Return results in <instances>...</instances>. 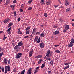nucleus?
Listing matches in <instances>:
<instances>
[{"label": "nucleus", "instance_id": "obj_3", "mask_svg": "<svg viewBox=\"0 0 74 74\" xmlns=\"http://www.w3.org/2000/svg\"><path fill=\"white\" fill-rule=\"evenodd\" d=\"M39 45L40 46V48H42L44 47V43L43 42L40 43L39 44Z\"/></svg>", "mask_w": 74, "mask_h": 74}, {"label": "nucleus", "instance_id": "obj_46", "mask_svg": "<svg viewBox=\"0 0 74 74\" xmlns=\"http://www.w3.org/2000/svg\"><path fill=\"white\" fill-rule=\"evenodd\" d=\"M69 64H70V63H67L65 64V65H66V66H67V65H69Z\"/></svg>", "mask_w": 74, "mask_h": 74}, {"label": "nucleus", "instance_id": "obj_17", "mask_svg": "<svg viewBox=\"0 0 74 74\" xmlns=\"http://www.w3.org/2000/svg\"><path fill=\"white\" fill-rule=\"evenodd\" d=\"M38 36H36L34 39L35 41H37V40H38Z\"/></svg>", "mask_w": 74, "mask_h": 74}, {"label": "nucleus", "instance_id": "obj_38", "mask_svg": "<svg viewBox=\"0 0 74 74\" xmlns=\"http://www.w3.org/2000/svg\"><path fill=\"white\" fill-rule=\"evenodd\" d=\"M69 2H67L66 3H65V5L66 6H67V5H69Z\"/></svg>", "mask_w": 74, "mask_h": 74}, {"label": "nucleus", "instance_id": "obj_13", "mask_svg": "<svg viewBox=\"0 0 74 74\" xmlns=\"http://www.w3.org/2000/svg\"><path fill=\"white\" fill-rule=\"evenodd\" d=\"M19 47L18 46V45H16L14 49L15 50H16V49H19Z\"/></svg>", "mask_w": 74, "mask_h": 74}, {"label": "nucleus", "instance_id": "obj_45", "mask_svg": "<svg viewBox=\"0 0 74 74\" xmlns=\"http://www.w3.org/2000/svg\"><path fill=\"white\" fill-rule=\"evenodd\" d=\"M24 38L28 39V38H29V36H25V37H24Z\"/></svg>", "mask_w": 74, "mask_h": 74}, {"label": "nucleus", "instance_id": "obj_21", "mask_svg": "<svg viewBox=\"0 0 74 74\" xmlns=\"http://www.w3.org/2000/svg\"><path fill=\"white\" fill-rule=\"evenodd\" d=\"M41 62H42V59H40L38 61V64L39 65L40 64H41Z\"/></svg>", "mask_w": 74, "mask_h": 74}, {"label": "nucleus", "instance_id": "obj_36", "mask_svg": "<svg viewBox=\"0 0 74 74\" xmlns=\"http://www.w3.org/2000/svg\"><path fill=\"white\" fill-rule=\"evenodd\" d=\"M16 68H15L13 70V72H16Z\"/></svg>", "mask_w": 74, "mask_h": 74}, {"label": "nucleus", "instance_id": "obj_15", "mask_svg": "<svg viewBox=\"0 0 74 74\" xmlns=\"http://www.w3.org/2000/svg\"><path fill=\"white\" fill-rule=\"evenodd\" d=\"M73 43H70V44H69L68 45V47L69 48H70L72 46H73L74 45V44H73Z\"/></svg>", "mask_w": 74, "mask_h": 74}, {"label": "nucleus", "instance_id": "obj_53", "mask_svg": "<svg viewBox=\"0 0 74 74\" xmlns=\"http://www.w3.org/2000/svg\"><path fill=\"white\" fill-rule=\"evenodd\" d=\"M25 50H26V51L27 52H29V50H28V49H25Z\"/></svg>", "mask_w": 74, "mask_h": 74}, {"label": "nucleus", "instance_id": "obj_48", "mask_svg": "<svg viewBox=\"0 0 74 74\" xmlns=\"http://www.w3.org/2000/svg\"><path fill=\"white\" fill-rule=\"evenodd\" d=\"M17 20L18 21H21V17H19L17 19Z\"/></svg>", "mask_w": 74, "mask_h": 74}, {"label": "nucleus", "instance_id": "obj_55", "mask_svg": "<svg viewBox=\"0 0 74 74\" xmlns=\"http://www.w3.org/2000/svg\"><path fill=\"white\" fill-rule=\"evenodd\" d=\"M39 66L36 67V69H35V70H38V69H39Z\"/></svg>", "mask_w": 74, "mask_h": 74}, {"label": "nucleus", "instance_id": "obj_44", "mask_svg": "<svg viewBox=\"0 0 74 74\" xmlns=\"http://www.w3.org/2000/svg\"><path fill=\"white\" fill-rule=\"evenodd\" d=\"M18 55H19V56H21V55H22V53H18Z\"/></svg>", "mask_w": 74, "mask_h": 74}, {"label": "nucleus", "instance_id": "obj_60", "mask_svg": "<svg viewBox=\"0 0 74 74\" xmlns=\"http://www.w3.org/2000/svg\"><path fill=\"white\" fill-rule=\"evenodd\" d=\"M20 30H21V28H19L18 30V32H20Z\"/></svg>", "mask_w": 74, "mask_h": 74}, {"label": "nucleus", "instance_id": "obj_5", "mask_svg": "<svg viewBox=\"0 0 74 74\" xmlns=\"http://www.w3.org/2000/svg\"><path fill=\"white\" fill-rule=\"evenodd\" d=\"M33 50L32 49L31 51H30L29 52V57H31L33 54Z\"/></svg>", "mask_w": 74, "mask_h": 74}, {"label": "nucleus", "instance_id": "obj_22", "mask_svg": "<svg viewBox=\"0 0 74 74\" xmlns=\"http://www.w3.org/2000/svg\"><path fill=\"white\" fill-rule=\"evenodd\" d=\"M59 22H60L61 23H63L64 22V21L61 18H60L59 20Z\"/></svg>", "mask_w": 74, "mask_h": 74}, {"label": "nucleus", "instance_id": "obj_27", "mask_svg": "<svg viewBox=\"0 0 74 74\" xmlns=\"http://www.w3.org/2000/svg\"><path fill=\"white\" fill-rule=\"evenodd\" d=\"M55 52H56V53H60V51L59 50H56Z\"/></svg>", "mask_w": 74, "mask_h": 74}, {"label": "nucleus", "instance_id": "obj_29", "mask_svg": "<svg viewBox=\"0 0 74 74\" xmlns=\"http://www.w3.org/2000/svg\"><path fill=\"white\" fill-rule=\"evenodd\" d=\"M45 36L44 35V33H42L40 34V36L41 37H44Z\"/></svg>", "mask_w": 74, "mask_h": 74}, {"label": "nucleus", "instance_id": "obj_58", "mask_svg": "<svg viewBox=\"0 0 74 74\" xmlns=\"http://www.w3.org/2000/svg\"><path fill=\"white\" fill-rule=\"evenodd\" d=\"M63 32H66V30L65 29H64V30H63Z\"/></svg>", "mask_w": 74, "mask_h": 74}, {"label": "nucleus", "instance_id": "obj_37", "mask_svg": "<svg viewBox=\"0 0 74 74\" xmlns=\"http://www.w3.org/2000/svg\"><path fill=\"white\" fill-rule=\"evenodd\" d=\"M2 71V73H3V72H4V68H1Z\"/></svg>", "mask_w": 74, "mask_h": 74}, {"label": "nucleus", "instance_id": "obj_1", "mask_svg": "<svg viewBox=\"0 0 74 74\" xmlns=\"http://www.w3.org/2000/svg\"><path fill=\"white\" fill-rule=\"evenodd\" d=\"M8 71H10V67L9 66H6L5 68V74L7 73V71H8Z\"/></svg>", "mask_w": 74, "mask_h": 74}, {"label": "nucleus", "instance_id": "obj_25", "mask_svg": "<svg viewBox=\"0 0 74 74\" xmlns=\"http://www.w3.org/2000/svg\"><path fill=\"white\" fill-rule=\"evenodd\" d=\"M40 39L41 38L40 37H39V39L37 41V43H38H38H39L40 42V41H41Z\"/></svg>", "mask_w": 74, "mask_h": 74}, {"label": "nucleus", "instance_id": "obj_19", "mask_svg": "<svg viewBox=\"0 0 74 74\" xmlns=\"http://www.w3.org/2000/svg\"><path fill=\"white\" fill-rule=\"evenodd\" d=\"M21 57V56H19L18 54H17L16 56V58H20Z\"/></svg>", "mask_w": 74, "mask_h": 74}, {"label": "nucleus", "instance_id": "obj_47", "mask_svg": "<svg viewBox=\"0 0 74 74\" xmlns=\"http://www.w3.org/2000/svg\"><path fill=\"white\" fill-rule=\"evenodd\" d=\"M16 0H14V1H13V3L14 4H15L16 3Z\"/></svg>", "mask_w": 74, "mask_h": 74}, {"label": "nucleus", "instance_id": "obj_51", "mask_svg": "<svg viewBox=\"0 0 74 74\" xmlns=\"http://www.w3.org/2000/svg\"><path fill=\"white\" fill-rule=\"evenodd\" d=\"M18 34H22V33L20 32H18Z\"/></svg>", "mask_w": 74, "mask_h": 74}, {"label": "nucleus", "instance_id": "obj_33", "mask_svg": "<svg viewBox=\"0 0 74 74\" xmlns=\"http://www.w3.org/2000/svg\"><path fill=\"white\" fill-rule=\"evenodd\" d=\"M34 74H36V73L38 71V70L35 69L34 70Z\"/></svg>", "mask_w": 74, "mask_h": 74}, {"label": "nucleus", "instance_id": "obj_42", "mask_svg": "<svg viewBox=\"0 0 74 74\" xmlns=\"http://www.w3.org/2000/svg\"><path fill=\"white\" fill-rule=\"evenodd\" d=\"M32 7H29L28 9V10H32Z\"/></svg>", "mask_w": 74, "mask_h": 74}, {"label": "nucleus", "instance_id": "obj_4", "mask_svg": "<svg viewBox=\"0 0 74 74\" xmlns=\"http://www.w3.org/2000/svg\"><path fill=\"white\" fill-rule=\"evenodd\" d=\"M10 7L12 8V10H14L15 9V5H12L10 6Z\"/></svg>", "mask_w": 74, "mask_h": 74}, {"label": "nucleus", "instance_id": "obj_64", "mask_svg": "<svg viewBox=\"0 0 74 74\" xmlns=\"http://www.w3.org/2000/svg\"><path fill=\"white\" fill-rule=\"evenodd\" d=\"M72 25L73 26H74V23H72Z\"/></svg>", "mask_w": 74, "mask_h": 74}, {"label": "nucleus", "instance_id": "obj_28", "mask_svg": "<svg viewBox=\"0 0 74 74\" xmlns=\"http://www.w3.org/2000/svg\"><path fill=\"white\" fill-rule=\"evenodd\" d=\"M4 53L3 52H2V53H0V58H1L3 56V54Z\"/></svg>", "mask_w": 74, "mask_h": 74}, {"label": "nucleus", "instance_id": "obj_56", "mask_svg": "<svg viewBox=\"0 0 74 74\" xmlns=\"http://www.w3.org/2000/svg\"><path fill=\"white\" fill-rule=\"evenodd\" d=\"M41 3H42V4H44V5H45V4L44 1L43 2H42Z\"/></svg>", "mask_w": 74, "mask_h": 74}, {"label": "nucleus", "instance_id": "obj_11", "mask_svg": "<svg viewBox=\"0 0 74 74\" xmlns=\"http://www.w3.org/2000/svg\"><path fill=\"white\" fill-rule=\"evenodd\" d=\"M46 3L47 5H51V1H49L46 2Z\"/></svg>", "mask_w": 74, "mask_h": 74}, {"label": "nucleus", "instance_id": "obj_39", "mask_svg": "<svg viewBox=\"0 0 74 74\" xmlns=\"http://www.w3.org/2000/svg\"><path fill=\"white\" fill-rule=\"evenodd\" d=\"M46 60H48L50 61V60H51V58H49V57H47L46 58Z\"/></svg>", "mask_w": 74, "mask_h": 74}, {"label": "nucleus", "instance_id": "obj_50", "mask_svg": "<svg viewBox=\"0 0 74 74\" xmlns=\"http://www.w3.org/2000/svg\"><path fill=\"white\" fill-rule=\"evenodd\" d=\"M20 12H23V10L22 9H20Z\"/></svg>", "mask_w": 74, "mask_h": 74}, {"label": "nucleus", "instance_id": "obj_14", "mask_svg": "<svg viewBox=\"0 0 74 74\" xmlns=\"http://www.w3.org/2000/svg\"><path fill=\"white\" fill-rule=\"evenodd\" d=\"M69 29V25H67L65 27V29L66 30H68V29Z\"/></svg>", "mask_w": 74, "mask_h": 74}, {"label": "nucleus", "instance_id": "obj_49", "mask_svg": "<svg viewBox=\"0 0 74 74\" xmlns=\"http://www.w3.org/2000/svg\"><path fill=\"white\" fill-rule=\"evenodd\" d=\"M7 38V37H5V36H4V38H3V40L4 41H5V40Z\"/></svg>", "mask_w": 74, "mask_h": 74}, {"label": "nucleus", "instance_id": "obj_26", "mask_svg": "<svg viewBox=\"0 0 74 74\" xmlns=\"http://www.w3.org/2000/svg\"><path fill=\"white\" fill-rule=\"evenodd\" d=\"M25 69H24V70H23L21 72V74H24L25 73Z\"/></svg>", "mask_w": 74, "mask_h": 74}, {"label": "nucleus", "instance_id": "obj_6", "mask_svg": "<svg viewBox=\"0 0 74 74\" xmlns=\"http://www.w3.org/2000/svg\"><path fill=\"white\" fill-rule=\"evenodd\" d=\"M32 68H30L28 69V70L27 71V74H32Z\"/></svg>", "mask_w": 74, "mask_h": 74}, {"label": "nucleus", "instance_id": "obj_30", "mask_svg": "<svg viewBox=\"0 0 74 74\" xmlns=\"http://www.w3.org/2000/svg\"><path fill=\"white\" fill-rule=\"evenodd\" d=\"M60 5L58 4V5H54V8H56V7H59Z\"/></svg>", "mask_w": 74, "mask_h": 74}, {"label": "nucleus", "instance_id": "obj_12", "mask_svg": "<svg viewBox=\"0 0 74 74\" xmlns=\"http://www.w3.org/2000/svg\"><path fill=\"white\" fill-rule=\"evenodd\" d=\"M22 41H21L20 42L18 43V45L19 47H21V45H23V43H22Z\"/></svg>", "mask_w": 74, "mask_h": 74}, {"label": "nucleus", "instance_id": "obj_7", "mask_svg": "<svg viewBox=\"0 0 74 74\" xmlns=\"http://www.w3.org/2000/svg\"><path fill=\"white\" fill-rule=\"evenodd\" d=\"M59 33V31H56V32H54L53 33V35H57Z\"/></svg>", "mask_w": 74, "mask_h": 74}, {"label": "nucleus", "instance_id": "obj_62", "mask_svg": "<svg viewBox=\"0 0 74 74\" xmlns=\"http://www.w3.org/2000/svg\"><path fill=\"white\" fill-rule=\"evenodd\" d=\"M7 32H10V28H8V29L7 30Z\"/></svg>", "mask_w": 74, "mask_h": 74}, {"label": "nucleus", "instance_id": "obj_18", "mask_svg": "<svg viewBox=\"0 0 74 74\" xmlns=\"http://www.w3.org/2000/svg\"><path fill=\"white\" fill-rule=\"evenodd\" d=\"M71 41L70 42V43H71L72 44H74V39H73V38L71 39Z\"/></svg>", "mask_w": 74, "mask_h": 74}, {"label": "nucleus", "instance_id": "obj_52", "mask_svg": "<svg viewBox=\"0 0 74 74\" xmlns=\"http://www.w3.org/2000/svg\"><path fill=\"white\" fill-rule=\"evenodd\" d=\"M51 71H49L48 72V74H50L51 73Z\"/></svg>", "mask_w": 74, "mask_h": 74}, {"label": "nucleus", "instance_id": "obj_41", "mask_svg": "<svg viewBox=\"0 0 74 74\" xmlns=\"http://www.w3.org/2000/svg\"><path fill=\"white\" fill-rule=\"evenodd\" d=\"M40 34V33L38 32H37L36 33V35H39V34Z\"/></svg>", "mask_w": 74, "mask_h": 74}, {"label": "nucleus", "instance_id": "obj_31", "mask_svg": "<svg viewBox=\"0 0 74 74\" xmlns=\"http://www.w3.org/2000/svg\"><path fill=\"white\" fill-rule=\"evenodd\" d=\"M70 8H69L67 9L66 10V12H69V11H70Z\"/></svg>", "mask_w": 74, "mask_h": 74}, {"label": "nucleus", "instance_id": "obj_8", "mask_svg": "<svg viewBox=\"0 0 74 74\" xmlns=\"http://www.w3.org/2000/svg\"><path fill=\"white\" fill-rule=\"evenodd\" d=\"M9 21H10V19L9 18H7V19H6L5 20L3 21V22L5 23H7V22H9Z\"/></svg>", "mask_w": 74, "mask_h": 74}, {"label": "nucleus", "instance_id": "obj_40", "mask_svg": "<svg viewBox=\"0 0 74 74\" xmlns=\"http://www.w3.org/2000/svg\"><path fill=\"white\" fill-rule=\"evenodd\" d=\"M28 3V4H31L32 3V0H29Z\"/></svg>", "mask_w": 74, "mask_h": 74}, {"label": "nucleus", "instance_id": "obj_9", "mask_svg": "<svg viewBox=\"0 0 74 74\" xmlns=\"http://www.w3.org/2000/svg\"><path fill=\"white\" fill-rule=\"evenodd\" d=\"M42 58V55H38L37 56H35V58L36 59H38V58Z\"/></svg>", "mask_w": 74, "mask_h": 74}, {"label": "nucleus", "instance_id": "obj_63", "mask_svg": "<svg viewBox=\"0 0 74 74\" xmlns=\"http://www.w3.org/2000/svg\"><path fill=\"white\" fill-rule=\"evenodd\" d=\"M12 43H14L15 42V41L14 40H13L12 41Z\"/></svg>", "mask_w": 74, "mask_h": 74}, {"label": "nucleus", "instance_id": "obj_10", "mask_svg": "<svg viewBox=\"0 0 74 74\" xmlns=\"http://www.w3.org/2000/svg\"><path fill=\"white\" fill-rule=\"evenodd\" d=\"M4 63L5 64H7V59L4 58Z\"/></svg>", "mask_w": 74, "mask_h": 74}, {"label": "nucleus", "instance_id": "obj_59", "mask_svg": "<svg viewBox=\"0 0 74 74\" xmlns=\"http://www.w3.org/2000/svg\"><path fill=\"white\" fill-rule=\"evenodd\" d=\"M59 45H55V47H58V46H59Z\"/></svg>", "mask_w": 74, "mask_h": 74}, {"label": "nucleus", "instance_id": "obj_23", "mask_svg": "<svg viewBox=\"0 0 74 74\" xmlns=\"http://www.w3.org/2000/svg\"><path fill=\"white\" fill-rule=\"evenodd\" d=\"M36 33V28H34L33 29L32 33L34 34Z\"/></svg>", "mask_w": 74, "mask_h": 74}, {"label": "nucleus", "instance_id": "obj_24", "mask_svg": "<svg viewBox=\"0 0 74 74\" xmlns=\"http://www.w3.org/2000/svg\"><path fill=\"white\" fill-rule=\"evenodd\" d=\"M30 30L27 31L26 32V34H30Z\"/></svg>", "mask_w": 74, "mask_h": 74}, {"label": "nucleus", "instance_id": "obj_35", "mask_svg": "<svg viewBox=\"0 0 74 74\" xmlns=\"http://www.w3.org/2000/svg\"><path fill=\"white\" fill-rule=\"evenodd\" d=\"M13 14L15 16H16V15H17L16 14V11H15L14 12Z\"/></svg>", "mask_w": 74, "mask_h": 74}, {"label": "nucleus", "instance_id": "obj_54", "mask_svg": "<svg viewBox=\"0 0 74 74\" xmlns=\"http://www.w3.org/2000/svg\"><path fill=\"white\" fill-rule=\"evenodd\" d=\"M68 2V0H65V3H66Z\"/></svg>", "mask_w": 74, "mask_h": 74}, {"label": "nucleus", "instance_id": "obj_32", "mask_svg": "<svg viewBox=\"0 0 74 74\" xmlns=\"http://www.w3.org/2000/svg\"><path fill=\"white\" fill-rule=\"evenodd\" d=\"M44 15L45 16V17H48V15L46 13H45L44 14Z\"/></svg>", "mask_w": 74, "mask_h": 74}, {"label": "nucleus", "instance_id": "obj_61", "mask_svg": "<svg viewBox=\"0 0 74 74\" xmlns=\"http://www.w3.org/2000/svg\"><path fill=\"white\" fill-rule=\"evenodd\" d=\"M44 59H47V56H45V57L44 58Z\"/></svg>", "mask_w": 74, "mask_h": 74}, {"label": "nucleus", "instance_id": "obj_16", "mask_svg": "<svg viewBox=\"0 0 74 74\" xmlns=\"http://www.w3.org/2000/svg\"><path fill=\"white\" fill-rule=\"evenodd\" d=\"M45 63L44 62L43 64H42V65L41 66V69H42V68L44 67H45Z\"/></svg>", "mask_w": 74, "mask_h": 74}, {"label": "nucleus", "instance_id": "obj_43", "mask_svg": "<svg viewBox=\"0 0 74 74\" xmlns=\"http://www.w3.org/2000/svg\"><path fill=\"white\" fill-rule=\"evenodd\" d=\"M13 25V23H10V27H11V26H12V25Z\"/></svg>", "mask_w": 74, "mask_h": 74}, {"label": "nucleus", "instance_id": "obj_34", "mask_svg": "<svg viewBox=\"0 0 74 74\" xmlns=\"http://www.w3.org/2000/svg\"><path fill=\"white\" fill-rule=\"evenodd\" d=\"M25 5H24L22 4L21 7V8H24V7H25Z\"/></svg>", "mask_w": 74, "mask_h": 74}, {"label": "nucleus", "instance_id": "obj_2", "mask_svg": "<svg viewBox=\"0 0 74 74\" xmlns=\"http://www.w3.org/2000/svg\"><path fill=\"white\" fill-rule=\"evenodd\" d=\"M50 52H51V50H48L46 54V56L47 57H49V56Z\"/></svg>", "mask_w": 74, "mask_h": 74}, {"label": "nucleus", "instance_id": "obj_57", "mask_svg": "<svg viewBox=\"0 0 74 74\" xmlns=\"http://www.w3.org/2000/svg\"><path fill=\"white\" fill-rule=\"evenodd\" d=\"M12 45H13V46H15V43H12Z\"/></svg>", "mask_w": 74, "mask_h": 74}, {"label": "nucleus", "instance_id": "obj_20", "mask_svg": "<svg viewBox=\"0 0 74 74\" xmlns=\"http://www.w3.org/2000/svg\"><path fill=\"white\" fill-rule=\"evenodd\" d=\"M31 27L30 26L28 27L25 29V30L27 31L28 30H30V29Z\"/></svg>", "mask_w": 74, "mask_h": 74}]
</instances>
